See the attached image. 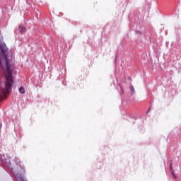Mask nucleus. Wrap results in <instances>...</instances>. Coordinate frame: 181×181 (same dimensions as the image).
I'll list each match as a JSON object with an SVG mask.
<instances>
[{"instance_id":"f257e3e1","label":"nucleus","mask_w":181,"mask_h":181,"mask_svg":"<svg viewBox=\"0 0 181 181\" xmlns=\"http://www.w3.org/2000/svg\"><path fill=\"white\" fill-rule=\"evenodd\" d=\"M12 59V52L8 51L6 45L0 44V64L4 70H6V83L5 88H0V101L6 98L8 93L12 91V83L13 76H12V69L9 65V60Z\"/></svg>"},{"instance_id":"f03ea898","label":"nucleus","mask_w":181,"mask_h":181,"mask_svg":"<svg viewBox=\"0 0 181 181\" xmlns=\"http://www.w3.org/2000/svg\"><path fill=\"white\" fill-rule=\"evenodd\" d=\"M170 172L171 175H173L174 179H176V175H175V173L173 172V167L172 166V163H170Z\"/></svg>"},{"instance_id":"20e7f679","label":"nucleus","mask_w":181,"mask_h":181,"mask_svg":"<svg viewBox=\"0 0 181 181\" xmlns=\"http://www.w3.org/2000/svg\"><path fill=\"white\" fill-rule=\"evenodd\" d=\"M19 91H20V93H21V94H25V88L24 87H21L19 88Z\"/></svg>"},{"instance_id":"423d86ee","label":"nucleus","mask_w":181,"mask_h":181,"mask_svg":"<svg viewBox=\"0 0 181 181\" xmlns=\"http://www.w3.org/2000/svg\"><path fill=\"white\" fill-rule=\"evenodd\" d=\"M1 129H2V124H0V132H1Z\"/></svg>"},{"instance_id":"39448f33","label":"nucleus","mask_w":181,"mask_h":181,"mask_svg":"<svg viewBox=\"0 0 181 181\" xmlns=\"http://www.w3.org/2000/svg\"><path fill=\"white\" fill-rule=\"evenodd\" d=\"M130 90L131 91H132V93H134L135 92V88H134V86H130Z\"/></svg>"},{"instance_id":"7ed1b4c3","label":"nucleus","mask_w":181,"mask_h":181,"mask_svg":"<svg viewBox=\"0 0 181 181\" xmlns=\"http://www.w3.org/2000/svg\"><path fill=\"white\" fill-rule=\"evenodd\" d=\"M19 32H26V28L23 26V25H20L18 27Z\"/></svg>"}]
</instances>
